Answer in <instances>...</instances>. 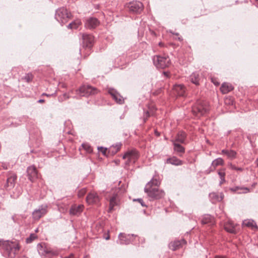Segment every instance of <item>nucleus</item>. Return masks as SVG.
<instances>
[{
	"instance_id": "1",
	"label": "nucleus",
	"mask_w": 258,
	"mask_h": 258,
	"mask_svg": "<svg viewBox=\"0 0 258 258\" xmlns=\"http://www.w3.org/2000/svg\"><path fill=\"white\" fill-rule=\"evenodd\" d=\"M20 249L17 240H0V250L6 258H15Z\"/></svg>"
},
{
	"instance_id": "2",
	"label": "nucleus",
	"mask_w": 258,
	"mask_h": 258,
	"mask_svg": "<svg viewBox=\"0 0 258 258\" xmlns=\"http://www.w3.org/2000/svg\"><path fill=\"white\" fill-rule=\"evenodd\" d=\"M209 110L208 103L204 100H199L192 108L193 114L197 117H200L207 113Z\"/></svg>"
},
{
	"instance_id": "3",
	"label": "nucleus",
	"mask_w": 258,
	"mask_h": 258,
	"mask_svg": "<svg viewBox=\"0 0 258 258\" xmlns=\"http://www.w3.org/2000/svg\"><path fill=\"white\" fill-rule=\"evenodd\" d=\"M144 191L147 194L148 197L150 201L161 199L164 197L165 194L163 190L158 187H145Z\"/></svg>"
},
{
	"instance_id": "4",
	"label": "nucleus",
	"mask_w": 258,
	"mask_h": 258,
	"mask_svg": "<svg viewBox=\"0 0 258 258\" xmlns=\"http://www.w3.org/2000/svg\"><path fill=\"white\" fill-rule=\"evenodd\" d=\"M71 15L68 12L64 7H61L57 9L55 11V19L63 25L68 21Z\"/></svg>"
},
{
	"instance_id": "5",
	"label": "nucleus",
	"mask_w": 258,
	"mask_h": 258,
	"mask_svg": "<svg viewBox=\"0 0 258 258\" xmlns=\"http://www.w3.org/2000/svg\"><path fill=\"white\" fill-rule=\"evenodd\" d=\"M153 61L157 68L164 69L168 67L170 60L168 56L155 55L153 57Z\"/></svg>"
},
{
	"instance_id": "6",
	"label": "nucleus",
	"mask_w": 258,
	"mask_h": 258,
	"mask_svg": "<svg viewBox=\"0 0 258 258\" xmlns=\"http://www.w3.org/2000/svg\"><path fill=\"white\" fill-rule=\"evenodd\" d=\"M98 93L96 88L90 85H83L78 91V94L81 96L88 97L92 95H95Z\"/></svg>"
},
{
	"instance_id": "7",
	"label": "nucleus",
	"mask_w": 258,
	"mask_h": 258,
	"mask_svg": "<svg viewBox=\"0 0 258 258\" xmlns=\"http://www.w3.org/2000/svg\"><path fill=\"white\" fill-rule=\"evenodd\" d=\"M47 206L46 205H42L39 206L38 208L34 210L32 216L34 220H38L42 217L44 216L47 212Z\"/></svg>"
},
{
	"instance_id": "8",
	"label": "nucleus",
	"mask_w": 258,
	"mask_h": 258,
	"mask_svg": "<svg viewBox=\"0 0 258 258\" xmlns=\"http://www.w3.org/2000/svg\"><path fill=\"white\" fill-rule=\"evenodd\" d=\"M139 157V154L137 150H132L127 151L122 156L124 159H127L126 164L135 163Z\"/></svg>"
},
{
	"instance_id": "9",
	"label": "nucleus",
	"mask_w": 258,
	"mask_h": 258,
	"mask_svg": "<svg viewBox=\"0 0 258 258\" xmlns=\"http://www.w3.org/2000/svg\"><path fill=\"white\" fill-rule=\"evenodd\" d=\"M130 12L134 14L140 13L143 8V5L140 2H133L128 4L127 6Z\"/></svg>"
},
{
	"instance_id": "10",
	"label": "nucleus",
	"mask_w": 258,
	"mask_h": 258,
	"mask_svg": "<svg viewBox=\"0 0 258 258\" xmlns=\"http://www.w3.org/2000/svg\"><path fill=\"white\" fill-rule=\"evenodd\" d=\"M137 235L134 234H126L120 233L118 235L119 243L121 244H128L133 241V239Z\"/></svg>"
},
{
	"instance_id": "11",
	"label": "nucleus",
	"mask_w": 258,
	"mask_h": 258,
	"mask_svg": "<svg viewBox=\"0 0 258 258\" xmlns=\"http://www.w3.org/2000/svg\"><path fill=\"white\" fill-rule=\"evenodd\" d=\"M38 251L40 254L43 255H53L56 254V252L53 251L50 247L38 244L37 245Z\"/></svg>"
},
{
	"instance_id": "12",
	"label": "nucleus",
	"mask_w": 258,
	"mask_h": 258,
	"mask_svg": "<svg viewBox=\"0 0 258 258\" xmlns=\"http://www.w3.org/2000/svg\"><path fill=\"white\" fill-rule=\"evenodd\" d=\"M7 183L5 185L6 188L10 189L14 187L17 176L16 174L12 172H9L7 175Z\"/></svg>"
},
{
	"instance_id": "13",
	"label": "nucleus",
	"mask_w": 258,
	"mask_h": 258,
	"mask_svg": "<svg viewBox=\"0 0 258 258\" xmlns=\"http://www.w3.org/2000/svg\"><path fill=\"white\" fill-rule=\"evenodd\" d=\"M191 83L196 86H199L200 83L203 81V77L202 74L198 72L192 73L188 77Z\"/></svg>"
},
{
	"instance_id": "14",
	"label": "nucleus",
	"mask_w": 258,
	"mask_h": 258,
	"mask_svg": "<svg viewBox=\"0 0 258 258\" xmlns=\"http://www.w3.org/2000/svg\"><path fill=\"white\" fill-rule=\"evenodd\" d=\"M186 244V241L184 239L175 240L171 242L169 244V247L171 250L175 251L181 248L183 245Z\"/></svg>"
},
{
	"instance_id": "15",
	"label": "nucleus",
	"mask_w": 258,
	"mask_h": 258,
	"mask_svg": "<svg viewBox=\"0 0 258 258\" xmlns=\"http://www.w3.org/2000/svg\"><path fill=\"white\" fill-rule=\"evenodd\" d=\"M83 45L84 47L91 48L93 45L94 37L92 35L84 34L82 36Z\"/></svg>"
},
{
	"instance_id": "16",
	"label": "nucleus",
	"mask_w": 258,
	"mask_h": 258,
	"mask_svg": "<svg viewBox=\"0 0 258 258\" xmlns=\"http://www.w3.org/2000/svg\"><path fill=\"white\" fill-rule=\"evenodd\" d=\"M99 24L100 22L97 18L91 17L86 20L85 26L88 29H92L97 27Z\"/></svg>"
},
{
	"instance_id": "17",
	"label": "nucleus",
	"mask_w": 258,
	"mask_h": 258,
	"mask_svg": "<svg viewBox=\"0 0 258 258\" xmlns=\"http://www.w3.org/2000/svg\"><path fill=\"white\" fill-rule=\"evenodd\" d=\"M27 172L28 178L30 181H33L38 178V172L35 166H29L27 169Z\"/></svg>"
},
{
	"instance_id": "18",
	"label": "nucleus",
	"mask_w": 258,
	"mask_h": 258,
	"mask_svg": "<svg viewBox=\"0 0 258 258\" xmlns=\"http://www.w3.org/2000/svg\"><path fill=\"white\" fill-rule=\"evenodd\" d=\"M108 93L117 103L119 104L123 103L124 99L123 97L115 90L110 88L108 90Z\"/></svg>"
},
{
	"instance_id": "19",
	"label": "nucleus",
	"mask_w": 258,
	"mask_h": 258,
	"mask_svg": "<svg viewBox=\"0 0 258 258\" xmlns=\"http://www.w3.org/2000/svg\"><path fill=\"white\" fill-rule=\"evenodd\" d=\"M173 91L179 96H185L186 95V89L183 84H175L173 88Z\"/></svg>"
},
{
	"instance_id": "20",
	"label": "nucleus",
	"mask_w": 258,
	"mask_h": 258,
	"mask_svg": "<svg viewBox=\"0 0 258 258\" xmlns=\"http://www.w3.org/2000/svg\"><path fill=\"white\" fill-rule=\"evenodd\" d=\"M84 208L83 205H77L74 204L72 205L70 209V214L73 216H79L82 212Z\"/></svg>"
},
{
	"instance_id": "21",
	"label": "nucleus",
	"mask_w": 258,
	"mask_h": 258,
	"mask_svg": "<svg viewBox=\"0 0 258 258\" xmlns=\"http://www.w3.org/2000/svg\"><path fill=\"white\" fill-rule=\"evenodd\" d=\"M99 198L97 194L91 192L86 197V201L89 204H97L99 202Z\"/></svg>"
},
{
	"instance_id": "22",
	"label": "nucleus",
	"mask_w": 258,
	"mask_h": 258,
	"mask_svg": "<svg viewBox=\"0 0 258 258\" xmlns=\"http://www.w3.org/2000/svg\"><path fill=\"white\" fill-rule=\"evenodd\" d=\"M209 197L213 203L222 201L224 195L222 193L218 194L216 192H212L209 194Z\"/></svg>"
},
{
	"instance_id": "23",
	"label": "nucleus",
	"mask_w": 258,
	"mask_h": 258,
	"mask_svg": "<svg viewBox=\"0 0 258 258\" xmlns=\"http://www.w3.org/2000/svg\"><path fill=\"white\" fill-rule=\"evenodd\" d=\"M224 229L226 231L231 233H236L237 232L235 224L231 221H228L225 224Z\"/></svg>"
},
{
	"instance_id": "24",
	"label": "nucleus",
	"mask_w": 258,
	"mask_h": 258,
	"mask_svg": "<svg viewBox=\"0 0 258 258\" xmlns=\"http://www.w3.org/2000/svg\"><path fill=\"white\" fill-rule=\"evenodd\" d=\"M186 138V134L183 131H180L178 133L175 139L172 141H175L176 143H179L184 144L185 142V139Z\"/></svg>"
},
{
	"instance_id": "25",
	"label": "nucleus",
	"mask_w": 258,
	"mask_h": 258,
	"mask_svg": "<svg viewBox=\"0 0 258 258\" xmlns=\"http://www.w3.org/2000/svg\"><path fill=\"white\" fill-rule=\"evenodd\" d=\"M233 86L228 83H223L221 87L220 90L223 94H227L233 89Z\"/></svg>"
},
{
	"instance_id": "26",
	"label": "nucleus",
	"mask_w": 258,
	"mask_h": 258,
	"mask_svg": "<svg viewBox=\"0 0 258 258\" xmlns=\"http://www.w3.org/2000/svg\"><path fill=\"white\" fill-rule=\"evenodd\" d=\"M222 154L226 155L228 158L233 160L236 157V152L233 150L223 149L221 151Z\"/></svg>"
},
{
	"instance_id": "27",
	"label": "nucleus",
	"mask_w": 258,
	"mask_h": 258,
	"mask_svg": "<svg viewBox=\"0 0 258 258\" xmlns=\"http://www.w3.org/2000/svg\"><path fill=\"white\" fill-rule=\"evenodd\" d=\"M160 184V181L157 178H153L146 185L145 187L147 188H154L158 187Z\"/></svg>"
},
{
	"instance_id": "28",
	"label": "nucleus",
	"mask_w": 258,
	"mask_h": 258,
	"mask_svg": "<svg viewBox=\"0 0 258 258\" xmlns=\"http://www.w3.org/2000/svg\"><path fill=\"white\" fill-rule=\"evenodd\" d=\"M166 163L178 166L182 164V161L176 157L168 158L166 160Z\"/></svg>"
},
{
	"instance_id": "29",
	"label": "nucleus",
	"mask_w": 258,
	"mask_h": 258,
	"mask_svg": "<svg viewBox=\"0 0 258 258\" xmlns=\"http://www.w3.org/2000/svg\"><path fill=\"white\" fill-rule=\"evenodd\" d=\"M173 146L174 150L178 153H184L185 152L184 148L179 143H176L175 141H171Z\"/></svg>"
},
{
	"instance_id": "30",
	"label": "nucleus",
	"mask_w": 258,
	"mask_h": 258,
	"mask_svg": "<svg viewBox=\"0 0 258 258\" xmlns=\"http://www.w3.org/2000/svg\"><path fill=\"white\" fill-rule=\"evenodd\" d=\"M117 205V196L114 195L110 200L109 211L111 212L112 210H113L114 207Z\"/></svg>"
},
{
	"instance_id": "31",
	"label": "nucleus",
	"mask_w": 258,
	"mask_h": 258,
	"mask_svg": "<svg viewBox=\"0 0 258 258\" xmlns=\"http://www.w3.org/2000/svg\"><path fill=\"white\" fill-rule=\"evenodd\" d=\"M243 225L251 228L257 227L255 222L252 220H244L243 222Z\"/></svg>"
},
{
	"instance_id": "32",
	"label": "nucleus",
	"mask_w": 258,
	"mask_h": 258,
	"mask_svg": "<svg viewBox=\"0 0 258 258\" xmlns=\"http://www.w3.org/2000/svg\"><path fill=\"white\" fill-rule=\"evenodd\" d=\"M81 24V21L77 20L69 24L68 26V28L69 29H77Z\"/></svg>"
},
{
	"instance_id": "33",
	"label": "nucleus",
	"mask_w": 258,
	"mask_h": 258,
	"mask_svg": "<svg viewBox=\"0 0 258 258\" xmlns=\"http://www.w3.org/2000/svg\"><path fill=\"white\" fill-rule=\"evenodd\" d=\"M224 164V160L221 158H218L213 161L212 163V166L213 167L214 169L220 165H223Z\"/></svg>"
},
{
	"instance_id": "34",
	"label": "nucleus",
	"mask_w": 258,
	"mask_h": 258,
	"mask_svg": "<svg viewBox=\"0 0 258 258\" xmlns=\"http://www.w3.org/2000/svg\"><path fill=\"white\" fill-rule=\"evenodd\" d=\"M213 220V217L209 215H205L202 220V224H205L211 222Z\"/></svg>"
},
{
	"instance_id": "35",
	"label": "nucleus",
	"mask_w": 258,
	"mask_h": 258,
	"mask_svg": "<svg viewBox=\"0 0 258 258\" xmlns=\"http://www.w3.org/2000/svg\"><path fill=\"white\" fill-rule=\"evenodd\" d=\"M33 76L31 73H28L24 77L23 79L27 82L29 83L32 81Z\"/></svg>"
},
{
	"instance_id": "36",
	"label": "nucleus",
	"mask_w": 258,
	"mask_h": 258,
	"mask_svg": "<svg viewBox=\"0 0 258 258\" xmlns=\"http://www.w3.org/2000/svg\"><path fill=\"white\" fill-rule=\"evenodd\" d=\"M36 238L37 236L35 234H31L29 237L26 238V242L27 243H31Z\"/></svg>"
},
{
	"instance_id": "37",
	"label": "nucleus",
	"mask_w": 258,
	"mask_h": 258,
	"mask_svg": "<svg viewBox=\"0 0 258 258\" xmlns=\"http://www.w3.org/2000/svg\"><path fill=\"white\" fill-rule=\"evenodd\" d=\"M239 189H243L244 190V191H242L243 193H247L249 191V189L247 187H241V188H240L238 186L237 187H233V188H231V190L233 191H237Z\"/></svg>"
},
{
	"instance_id": "38",
	"label": "nucleus",
	"mask_w": 258,
	"mask_h": 258,
	"mask_svg": "<svg viewBox=\"0 0 258 258\" xmlns=\"http://www.w3.org/2000/svg\"><path fill=\"white\" fill-rule=\"evenodd\" d=\"M20 71V68L19 67H14L12 70V74L14 77H16L17 75H19V71Z\"/></svg>"
},
{
	"instance_id": "39",
	"label": "nucleus",
	"mask_w": 258,
	"mask_h": 258,
	"mask_svg": "<svg viewBox=\"0 0 258 258\" xmlns=\"http://www.w3.org/2000/svg\"><path fill=\"white\" fill-rule=\"evenodd\" d=\"M228 166L232 170H235L240 171H243V168H242L241 167H237L234 165H233L231 163H229Z\"/></svg>"
},
{
	"instance_id": "40",
	"label": "nucleus",
	"mask_w": 258,
	"mask_h": 258,
	"mask_svg": "<svg viewBox=\"0 0 258 258\" xmlns=\"http://www.w3.org/2000/svg\"><path fill=\"white\" fill-rule=\"evenodd\" d=\"M218 174L221 179V180H224V178H225V172L224 169H221L218 171Z\"/></svg>"
},
{
	"instance_id": "41",
	"label": "nucleus",
	"mask_w": 258,
	"mask_h": 258,
	"mask_svg": "<svg viewBox=\"0 0 258 258\" xmlns=\"http://www.w3.org/2000/svg\"><path fill=\"white\" fill-rule=\"evenodd\" d=\"M86 190L85 188H83L80 190L78 192V195L79 198L83 197L86 194Z\"/></svg>"
},
{
	"instance_id": "42",
	"label": "nucleus",
	"mask_w": 258,
	"mask_h": 258,
	"mask_svg": "<svg viewBox=\"0 0 258 258\" xmlns=\"http://www.w3.org/2000/svg\"><path fill=\"white\" fill-rule=\"evenodd\" d=\"M121 146V143L116 144L114 147V146L112 147L113 148L115 149V151H113L112 152H114V153H116V152H117L120 150Z\"/></svg>"
},
{
	"instance_id": "43",
	"label": "nucleus",
	"mask_w": 258,
	"mask_h": 258,
	"mask_svg": "<svg viewBox=\"0 0 258 258\" xmlns=\"http://www.w3.org/2000/svg\"><path fill=\"white\" fill-rule=\"evenodd\" d=\"M133 201H138L139 203L141 204L142 206L143 207H146V205L145 204L142 199L139 198V199H134Z\"/></svg>"
},
{
	"instance_id": "44",
	"label": "nucleus",
	"mask_w": 258,
	"mask_h": 258,
	"mask_svg": "<svg viewBox=\"0 0 258 258\" xmlns=\"http://www.w3.org/2000/svg\"><path fill=\"white\" fill-rule=\"evenodd\" d=\"M82 146L88 152H90L91 150V147L87 145L83 144H82Z\"/></svg>"
},
{
	"instance_id": "45",
	"label": "nucleus",
	"mask_w": 258,
	"mask_h": 258,
	"mask_svg": "<svg viewBox=\"0 0 258 258\" xmlns=\"http://www.w3.org/2000/svg\"><path fill=\"white\" fill-rule=\"evenodd\" d=\"M98 150H100V152H101L103 154L105 155L106 154V148H104L102 147H98Z\"/></svg>"
},
{
	"instance_id": "46",
	"label": "nucleus",
	"mask_w": 258,
	"mask_h": 258,
	"mask_svg": "<svg viewBox=\"0 0 258 258\" xmlns=\"http://www.w3.org/2000/svg\"><path fill=\"white\" fill-rule=\"evenodd\" d=\"M150 116V114H149V112L148 111H147L146 113H145V116H146V118L144 119V121L145 122L146 120L147 119V118L149 117Z\"/></svg>"
},
{
	"instance_id": "47",
	"label": "nucleus",
	"mask_w": 258,
	"mask_h": 258,
	"mask_svg": "<svg viewBox=\"0 0 258 258\" xmlns=\"http://www.w3.org/2000/svg\"><path fill=\"white\" fill-rule=\"evenodd\" d=\"M2 166L3 168L4 169H8L7 165L5 163H3Z\"/></svg>"
},
{
	"instance_id": "48",
	"label": "nucleus",
	"mask_w": 258,
	"mask_h": 258,
	"mask_svg": "<svg viewBox=\"0 0 258 258\" xmlns=\"http://www.w3.org/2000/svg\"><path fill=\"white\" fill-rule=\"evenodd\" d=\"M44 102H45V100L42 99H39L37 101L38 103H44Z\"/></svg>"
},
{
	"instance_id": "49",
	"label": "nucleus",
	"mask_w": 258,
	"mask_h": 258,
	"mask_svg": "<svg viewBox=\"0 0 258 258\" xmlns=\"http://www.w3.org/2000/svg\"><path fill=\"white\" fill-rule=\"evenodd\" d=\"M66 258H74V255L73 254H71L69 256H67Z\"/></svg>"
},
{
	"instance_id": "50",
	"label": "nucleus",
	"mask_w": 258,
	"mask_h": 258,
	"mask_svg": "<svg viewBox=\"0 0 258 258\" xmlns=\"http://www.w3.org/2000/svg\"><path fill=\"white\" fill-rule=\"evenodd\" d=\"M215 258H226L225 256H216Z\"/></svg>"
},
{
	"instance_id": "51",
	"label": "nucleus",
	"mask_w": 258,
	"mask_h": 258,
	"mask_svg": "<svg viewBox=\"0 0 258 258\" xmlns=\"http://www.w3.org/2000/svg\"><path fill=\"white\" fill-rule=\"evenodd\" d=\"M42 95H45V96H46L48 97V96H50L52 95V94L49 95V94H46V93H43Z\"/></svg>"
},
{
	"instance_id": "52",
	"label": "nucleus",
	"mask_w": 258,
	"mask_h": 258,
	"mask_svg": "<svg viewBox=\"0 0 258 258\" xmlns=\"http://www.w3.org/2000/svg\"><path fill=\"white\" fill-rule=\"evenodd\" d=\"M212 82H213L214 83V84L215 85H216V86H218V85H219V83H218V82H214V81H213V80H212Z\"/></svg>"
},
{
	"instance_id": "53",
	"label": "nucleus",
	"mask_w": 258,
	"mask_h": 258,
	"mask_svg": "<svg viewBox=\"0 0 258 258\" xmlns=\"http://www.w3.org/2000/svg\"><path fill=\"white\" fill-rule=\"evenodd\" d=\"M225 178H224V180H221V181H220V184H222L224 182H225Z\"/></svg>"
},
{
	"instance_id": "54",
	"label": "nucleus",
	"mask_w": 258,
	"mask_h": 258,
	"mask_svg": "<svg viewBox=\"0 0 258 258\" xmlns=\"http://www.w3.org/2000/svg\"><path fill=\"white\" fill-rule=\"evenodd\" d=\"M256 184V182H254L252 184V187H254Z\"/></svg>"
},
{
	"instance_id": "55",
	"label": "nucleus",
	"mask_w": 258,
	"mask_h": 258,
	"mask_svg": "<svg viewBox=\"0 0 258 258\" xmlns=\"http://www.w3.org/2000/svg\"><path fill=\"white\" fill-rule=\"evenodd\" d=\"M159 45L161 46H163V44L162 42H159Z\"/></svg>"
},
{
	"instance_id": "56",
	"label": "nucleus",
	"mask_w": 258,
	"mask_h": 258,
	"mask_svg": "<svg viewBox=\"0 0 258 258\" xmlns=\"http://www.w3.org/2000/svg\"><path fill=\"white\" fill-rule=\"evenodd\" d=\"M105 239H106V240H108V239H109V236H106V237H105Z\"/></svg>"
},
{
	"instance_id": "57",
	"label": "nucleus",
	"mask_w": 258,
	"mask_h": 258,
	"mask_svg": "<svg viewBox=\"0 0 258 258\" xmlns=\"http://www.w3.org/2000/svg\"><path fill=\"white\" fill-rule=\"evenodd\" d=\"M256 164H257V166H258V159L256 160Z\"/></svg>"
},
{
	"instance_id": "58",
	"label": "nucleus",
	"mask_w": 258,
	"mask_h": 258,
	"mask_svg": "<svg viewBox=\"0 0 258 258\" xmlns=\"http://www.w3.org/2000/svg\"><path fill=\"white\" fill-rule=\"evenodd\" d=\"M178 40H181V39H180V37H178Z\"/></svg>"
},
{
	"instance_id": "59",
	"label": "nucleus",
	"mask_w": 258,
	"mask_h": 258,
	"mask_svg": "<svg viewBox=\"0 0 258 258\" xmlns=\"http://www.w3.org/2000/svg\"><path fill=\"white\" fill-rule=\"evenodd\" d=\"M176 35H178V33H175Z\"/></svg>"
},
{
	"instance_id": "60",
	"label": "nucleus",
	"mask_w": 258,
	"mask_h": 258,
	"mask_svg": "<svg viewBox=\"0 0 258 258\" xmlns=\"http://www.w3.org/2000/svg\"><path fill=\"white\" fill-rule=\"evenodd\" d=\"M257 4H258V0H257Z\"/></svg>"
},
{
	"instance_id": "61",
	"label": "nucleus",
	"mask_w": 258,
	"mask_h": 258,
	"mask_svg": "<svg viewBox=\"0 0 258 258\" xmlns=\"http://www.w3.org/2000/svg\"><path fill=\"white\" fill-rule=\"evenodd\" d=\"M84 258H88L87 257H85Z\"/></svg>"
}]
</instances>
